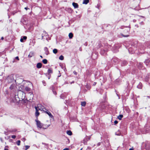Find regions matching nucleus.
Instances as JSON below:
<instances>
[{
  "label": "nucleus",
  "instance_id": "f257e3e1",
  "mask_svg": "<svg viewBox=\"0 0 150 150\" xmlns=\"http://www.w3.org/2000/svg\"><path fill=\"white\" fill-rule=\"evenodd\" d=\"M18 94L19 97L22 100H23L25 99V94L22 91L19 90L18 91Z\"/></svg>",
  "mask_w": 150,
  "mask_h": 150
},
{
  "label": "nucleus",
  "instance_id": "f03ea898",
  "mask_svg": "<svg viewBox=\"0 0 150 150\" xmlns=\"http://www.w3.org/2000/svg\"><path fill=\"white\" fill-rule=\"evenodd\" d=\"M14 78L12 75L8 76L6 79V81L8 83H10L14 81Z\"/></svg>",
  "mask_w": 150,
  "mask_h": 150
},
{
  "label": "nucleus",
  "instance_id": "7ed1b4c3",
  "mask_svg": "<svg viewBox=\"0 0 150 150\" xmlns=\"http://www.w3.org/2000/svg\"><path fill=\"white\" fill-rule=\"evenodd\" d=\"M35 121L36 122V125L38 128L41 129L42 128L43 124L38 119H36L35 120Z\"/></svg>",
  "mask_w": 150,
  "mask_h": 150
},
{
  "label": "nucleus",
  "instance_id": "20e7f679",
  "mask_svg": "<svg viewBox=\"0 0 150 150\" xmlns=\"http://www.w3.org/2000/svg\"><path fill=\"white\" fill-rule=\"evenodd\" d=\"M35 108L36 110L35 115L36 117H38L39 115V113L38 112V110H40L39 108V106H38V107L36 106L35 107Z\"/></svg>",
  "mask_w": 150,
  "mask_h": 150
},
{
  "label": "nucleus",
  "instance_id": "39448f33",
  "mask_svg": "<svg viewBox=\"0 0 150 150\" xmlns=\"http://www.w3.org/2000/svg\"><path fill=\"white\" fill-rule=\"evenodd\" d=\"M16 88V83L12 84L9 87L11 90H13Z\"/></svg>",
  "mask_w": 150,
  "mask_h": 150
},
{
  "label": "nucleus",
  "instance_id": "423d86ee",
  "mask_svg": "<svg viewBox=\"0 0 150 150\" xmlns=\"http://www.w3.org/2000/svg\"><path fill=\"white\" fill-rule=\"evenodd\" d=\"M45 112L47 114L49 117L51 118H53V116L52 115L51 113L48 110H47L46 111H45Z\"/></svg>",
  "mask_w": 150,
  "mask_h": 150
},
{
  "label": "nucleus",
  "instance_id": "0eeeda50",
  "mask_svg": "<svg viewBox=\"0 0 150 150\" xmlns=\"http://www.w3.org/2000/svg\"><path fill=\"white\" fill-rule=\"evenodd\" d=\"M44 50L45 51V53L46 54L48 55L49 53L48 49L47 47H45L44 48Z\"/></svg>",
  "mask_w": 150,
  "mask_h": 150
},
{
  "label": "nucleus",
  "instance_id": "6e6552de",
  "mask_svg": "<svg viewBox=\"0 0 150 150\" xmlns=\"http://www.w3.org/2000/svg\"><path fill=\"white\" fill-rule=\"evenodd\" d=\"M72 5L75 8H77L79 7V5L76 3L73 2L72 3Z\"/></svg>",
  "mask_w": 150,
  "mask_h": 150
},
{
  "label": "nucleus",
  "instance_id": "1a4fd4ad",
  "mask_svg": "<svg viewBox=\"0 0 150 150\" xmlns=\"http://www.w3.org/2000/svg\"><path fill=\"white\" fill-rule=\"evenodd\" d=\"M34 55V53L33 52H31L28 56V57L29 58L31 57Z\"/></svg>",
  "mask_w": 150,
  "mask_h": 150
},
{
  "label": "nucleus",
  "instance_id": "9d476101",
  "mask_svg": "<svg viewBox=\"0 0 150 150\" xmlns=\"http://www.w3.org/2000/svg\"><path fill=\"white\" fill-rule=\"evenodd\" d=\"M42 64L40 63H38L37 64L36 67L38 68L39 69V68H41L42 67Z\"/></svg>",
  "mask_w": 150,
  "mask_h": 150
},
{
  "label": "nucleus",
  "instance_id": "9b49d317",
  "mask_svg": "<svg viewBox=\"0 0 150 150\" xmlns=\"http://www.w3.org/2000/svg\"><path fill=\"white\" fill-rule=\"evenodd\" d=\"M89 2V0H84L83 4H87Z\"/></svg>",
  "mask_w": 150,
  "mask_h": 150
},
{
  "label": "nucleus",
  "instance_id": "f8f14e48",
  "mask_svg": "<svg viewBox=\"0 0 150 150\" xmlns=\"http://www.w3.org/2000/svg\"><path fill=\"white\" fill-rule=\"evenodd\" d=\"M138 68L139 69L142 68V64L141 63H139L138 64Z\"/></svg>",
  "mask_w": 150,
  "mask_h": 150
},
{
  "label": "nucleus",
  "instance_id": "ddd939ff",
  "mask_svg": "<svg viewBox=\"0 0 150 150\" xmlns=\"http://www.w3.org/2000/svg\"><path fill=\"white\" fill-rule=\"evenodd\" d=\"M150 62V60L149 59H146L144 62V63H145V64H146V65H148V64Z\"/></svg>",
  "mask_w": 150,
  "mask_h": 150
},
{
  "label": "nucleus",
  "instance_id": "4468645a",
  "mask_svg": "<svg viewBox=\"0 0 150 150\" xmlns=\"http://www.w3.org/2000/svg\"><path fill=\"white\" fill-rule=\"evenodd\" d=\"M69 38H70V39H71L73 37V34L72 33H70L69 34Z\"/></svg>",
  "mask_w": 150,
  "mask_h": 150
},
{
  "label": "nucleus",
  "instance_id": "2eb2a0df",
  "mask_svg": "<svg viewBox=\"0 0 150 150\" xmlns=\"http://www.w3.org/2000/svg\"><path fill=\"white\" fill-rule=\"evenodd\" d=\"M123 117V115H119L118 117L117 118L118 119H119V120H120L122 119V118Z\"/></svg>",
  "mask_w": 150,
  "mask_h": 150
},
{
  "label": "nucleus",
  "instance_id": "dca6fc26",
  "mask_svg": "<svg viewBox=\"0 0 150 150\" xmlns=\"http://www.w3.org/2000/svg\"><path fill=\"white\" fill-rule=\"evenodd\" d=\"M25 89V91H30L31 89L30 88L27 86L26 87Z\"/></svg>",
  "mask_w": 150,
  "mask_h": 150
},
{
  "label": "nucleus",
  "instance_id": "f3484780",
  "mask_svg": "<svg viewBox=\"0 0 150 150\" xmlns=\"http://www.w3.org/2000/svg\"><path fill=\"white\" fill-rule=\"evenodd\" d=\"M67 134L69 135H72V133L71 131L69 130L67 131Z\"/></svg>",
  "mask_w": 150,
  "mask_h": 150
},
{
  "label": "nucleus",
  "instance_id": "a211bd4d",
  "mask_svg": "<svg viewBox=\"0 0 150 150\" xmlns=\"http://www.w3.org/2000/svg\"><path fill=\"white\" fill-rule=\"evenodd\" d=\"M142 84L141 83H139V85L137 86V87L139 89H141L142 88Z\"/></svg>",
  "mask_w": 150,
  "mask_h": 150
},
{
  "label": "nucleus",
  "instance_id": "6ab92c4d",
  "mask_svg": "<svg viewBox=\"0 0 150 150\" xmlns=\"http://www.w3.org/2000/svg\"><path fill=\"white\" fill-rule=\"evenodd\" d=\"M57 50L56 49H54L53 50V52L54 53L56 54L57 52Z\"/></svg>",
  "mask_w": 150,
  "mask_h": 150
},
{
  "label": "nucleus",
  "instance_id": "aec40b11",
  "mask_svg": "<svg viewBox=\"0 0 150 150\" xmlns=\"http://www.w3.org/2000/svg\"><path fill=\"white\" fill-rule=\"evenodd\" d=\"M42 62H43V63L44 64H46L47 62V60L46 59H43L42 60Z\"/></svg>",
  "mask_w": 150,
  "mask_h": 150
},
{
  "label": "nucleus",
  "instance_id": "412c9836",
  "mask_svg": "<svg viewBox=\"0 0 150 150\" xmlns=\"http://www.w3.org/2000/svg\"><path fill=\"white\" fill-rule=\"evenodd\" d=\"M29 94H30V95L31 96V97L29 99V100H31L33 99V95L32 93H29Z\"/></svg>",
  "mask_w": 150,
  "mask_h": 150
},
{
  "label": "nucleus",
  "instance_id": "4be33fe9",
  "mask_svg": "<svg viewBox=\"0 0 150 150\" xmlns=\"http://www.w3.org/2000/svg\"><path fill=\"white\" fill-rule=\"evenodd\" d=\"M86 103L85 101L82 102H81V105L83 106H85L86 105Z\"/></svg>",
  "mask_w": 150,
  "mask_h": 150
},
{
  "label": "nucleus",
  "instance_id": "5701e85b",
  "mask_svg": "<svg viewBox=\"0 0 150 150\" xmlns=\"http://www.w3.org/2000/svg\"><path fill=\"white\" fill-rule=\"evenodd\" d=\"M47 71L49 74L52 73V70L51 69H48Z\"/></svg>",
  "mask_w": 150,
  "mask_h": 150
},
{
  "label": "nucleus",
  "instance_id": "b1692460",
  "mask_svg": "<svg viewBox=\"0 0 150 150\" xmlns=\"http://www.w3.org/2000/svg\"><path fill=\"white\" fill-rule=\"evenodd\" d=\"M64 57L62 55H61L59 58V59L61 60H63L64 59Z\"/></svg>",
  "mask_w": 150,
  "mask_h": 150
},
{
  "label": "nucleus",
  "instance_id": "393cba45",
  "mask_svg": "<svg viewBox=\"0 0 150 150\" xmlns=\"http://www.w3.org/2000/svg\"><path fill=\"white\" fill-rule=\"evenodd\" d=\"M21 141L20 140H18L16 142V144L18 146H19L20 144Z\"/></svg>",
  "mask_w": 150,
  "mask_h": 150
},
{
  "label": "nucleus",
  "instance_id": "a878e982",
  "mask_svg": "<svg viewBox=\"0 0 150 150\" xmlns=\"http://www.w3.org/2000/svg\"><path fill=\"white\" fill-rule=\"evenodd\" d=\"M23 100V102L25 103H26L28 101V100H27V99H25V98L23 100Z\"/></svg>",
  "mask_w": 150,
  "mask_h": 150
},
{
  "label": "nucleus",
  "instance_id": "bb28decb",
  "mask_svg": "<svg viewBox=\"0 0 150 150\" xmlns=\"http://www.w3.org/2000/svg\"><path fill=\"white\" fill-rule=\"evenodd\" d=\"M30 147V146L28 145H26L25 146V150H27V149H28Z\"/></svg>",
  "mask_w": 150,
  "mask_h": 150
},
{
  "label": "nucleus",
  "instance_id": "cd10ccee",
  "mask_svg": "<svg viewBox=\"0 0 150 150\" xmlns=\"http://www.w3.org/2000/svg\"><path fill=\"white\" fill-rule=\"evenodd\" d=\"M42 83L43 84V85L45 86L46 85V82H45L44 81H42Z\"/></svg>",
  "mask_w": 150,
  "mask_h": 150
},
{
  "label": "nucleus",
  "instance_id": "c85d7f7f",
  "mask_svg": "<svg viewBox=\"0 0 150 150\" xmlns=\"http://www.w3.org/2000/svg\"><path fill=\"white\" fill-rule=\"evenodd\" d=\"M11 137H12V138L14 139L16 138V136L15 135H12L11 136Z\"/></svg>",
  "mask_w": 150,
  "mask_h": 150
},
{
  "label": "nucleus",
  "instance_id": "c756f323",
  "mask_svg": "<svg viewBox=\"0 0 150 150\" xmlns=\"http://www.w3.org/2000/svg\"><path fill=\"white\" fill-rule=\"evenodd\" d=\"M44 35H45L47 36V34L45 31L43 32Z\"/></svg>",
  "mask_w": 150,
  "mask_h": 150
},
{
  "label": "nucleus",
  "instance_id": "7c9ffc66",
  "mask_svg": "<svg viewBox=\"0 0 150 150\" xmlns=\"http://www.w3.org/2000/svg\"><path fill=\"white\" fill-rule=\"evenodd\" d=\"M27 37L25 36H23V39L25 40H26L27 39Z\"/></svg>",
  "mask_w": 150,
  "mask_h": 150
},
{
  "label": "nucleus",
  "instance_id": "2f4dec72",
  "mask_svg": "<svg viewBox=\"0 0 150 150\" xmlns=\"http://www.w3.org/2000/svg\"><path fill=\"white\" fill-rule=\"evenodd\" d=\"M53 93H54V94L55 95H56L57 93L55 91L53 90Z\"/></svg>",
  "mask_w": 150,
  "mask_h": 150
},
{
  "label": "nucleus",
  "instance_id": "473e14b6",
  "mask_svg": "<svg viewBox=\"0 0 150 150\" xmlns=\"http://www.w3.org/2000/svg\"><path fill=\"white\" fill-rule=\"evenodd\" d=\"M118 123V121L117 120H115V121H114V123L115 124H117V123Z\"/></svg>",
  "mask_w": 150,
  "mask_h": 150
},
{
  "label": "nucleus",
  "instance_id": "72a5a7b5",
  "mask_svg": "<svg viewBox=\"0 0 150 150\" xmlns=\"http://www.w3.org/2000/svg\"><path fill=\"white\" fill-rule=\"evenodd\" d=\"M120 133H119L117 134V133H115V134L117 135H120Z\"/></svg>",
  "mask_w": 150,
  "mask_h": 150
},
{
  "label": "nucleus",
  "instance_id": "f704fd0d",
  "mask_svg": "<svg viewBox=\"0 0 150 150\" xmlns=\"http://www.w3.org/2000/svg\"><path fill=\"white\" fill-rule=\"evenodd\" d=\"M145 81L147 82L148 81V78H147L146 77V78L145 79Z\"/></svg>",
  "mask_w": 150,
  "mask_h": 150
},
{
  "label": "nucleus",
  "instance_id": "c9c22d12",
  "mask_svg": "<svg viewBox=\"0 0 150 150\" xmlns=\"http://www.w3.org/2000/svg\"><path fill=\"white\" fill-rule=\"evenodd\" d=\"M23 38H21V39H20L21 42H23Z\"/></svg>",
  "mask_w": 150,
  "mask_h": 150
},
{
  "label": "nucleus",
  "instance_id": "e433bc0d",
  "mask_svg": "<svg viewBox=\"0 0 150 150\" xmlns=\"http://www.w3.org/2000/svg\"><path fill=\"white\" fill-rule=\"evenodd\" d=\"M63 150H69V149L67 148H66L63 149Z\"/></svg>",
  "mask_w": 150,
  "mask_h": 150
},
{
  "label": "nucleus",
  "instance_id": "4c0bfd02",
  "mask_svg": "<svg viewBox=\"0 0 150 150\" xmlns=\"http://www.w3.org/2000/svg\"><path fill=\"white\" fill-rule=\"evenodd\" d=\"M16 59H18V60H19V58L18 57H16Z\"/></svg>",
  "mask_w": 150,
  "mask_h": 150
},
{
  "label": "nucleus",
  "instance_id": "58836bf2",
  "mask_svg": "<svg viewBox=\"0 0 150 150\" xmlns=\"http://www.w3.org/2000/svg\"><path fill=\"white\" fill-rule=\"evenodd\" d=\"M100 142H99L98 143V144H97V145L98 146H99L100 145Z\"/></svg>",
  "mask_w": 150,
  "mask_h": 150
},
{
  "label": "nucleus",
  "instance_id": "ea45409f",
  "mask_svg": "<svg viewBox=\"0 0 150 150\" xmlns=\"http://www.w3.org/2000/svg\"><path fill=\"white\" fill-rule=\"evenodd\" d=\"M25 9L26 10H27L28 9H29V8H28L27 7L25 8Z\"/></svg>",
  "mask_w": 150,
  "mask_h": 150
},
{
  "label": "nucleus",
  "instance_id": "a19ab883",
  "mask_svg": "<svg viewBox=\"0 0 150 150\" xmlns=\"http://www.w3.org/2000/svg\"><path fill=\"white\" fill-rule=\"evenodd\" d=\"M21 86L22 87L21 89H22L23 90V89H22V88H24V86Z\"/></svg>",
  "mask_w": 150,
  "mask_h": 150
},
{
  "label": "nucleus",
  "instance_id": "79ce46f5",
  "mask_svg": "<svg viewBox=\"0 0 150 150\" xmlns=\"http://www.w3.org/2000/svg\"><path fill=\"white\" fill-rule=\"evenodd\" d=\"M134 149L133 148H130L129 149V150H133Z\"/></svg>",
  "mask_w": 150,
  "mask_h": 150
},
{
  "label": "nucleus",
  "instance_id": "37998d69",
  "mask_svg": "<svg viewBox=\"0 0 150 150\" xmlns=\"http://www.w3.org/2000/svg\"><path fill=\"white\" fill-rule=\"evenodd\" d=\"M74 73L76 75L77 74V73L75 71H74Z\"/></svg>",
  "mask_w": 150,
  "mask_h": 150
},
{
  "label": "nucleus",
  "instance_id": "c03bdc74",
  "mask_svg": "<svg viewBox=\"0 0 150 150\" xmlns=\"http://www.w3.org/2000/svg\"><path fill=\"white\" fill-rule=\"evenodd\" d=\"M43 34H42V39H43V37H44V35H43Z\"/></svg>",
  "mask_w": 150,
  "mask_h": 150
},
{
  "label": "nucleus",
  "instance_id": "a18cd8bd",
  "mask_svg": "<svg viewBox=\"0 0 150 150\" xmlns=\"http://www.w3.org/2000/svg\"><path fill=\"white\" fill-rule=\"evenodd\" d=\"M130 30V27H129V28H128V30H127V31H129Z\"/></svg>",
  "mask_w": 150,
  "mask_h": 150
},
{
  "label": "nucleus",
  "instance_id": "49530a36",
  "mask_svg": "<svg viewBox=\"0 0 150 150\" xmlns=\"http://www.w3.org/2000/svg\"><path fill=\"white\" fill-rule=\"evenodd\" d=\"M4 37H2L1 38V40H4Z\"/></svg>",
  "mask_w": 150,
  "mask_h": 150
},
{
  "label": "nucleus",
  "instance_id": "de8ad7c7",
  "mask_svg": "<svg viewBox=\"0 0 150 150\" xmlns=\"http://www.w3.org/2000/svg\"><path fill=\"white\" fill-rule=\"evenodd\" d=\"M128 36H129V35H126V36H124V37H128Z\"/></svg>",
  "mask_w": 150,
  "mask_h": 150
},
{
  "label": "nucleus",
  "instance_id": "09e8293b",
  "mask_svg": "<svg viewBox=\"0 0 150 150\" xmlns=\"http://www.w3.org/2000/svg\"><path fill=\"white\" fill-rule=\"evenodd\" d=\"M40 57L41 58H42V56L41 55H40Z\"/></svg>",
  "mask_w": 150,
  "mask_h": 150
},
{
  "label": "nucleus",
  "instance_id": "8fccbe9b",
  "mask_svg": "<svg viewBox=\"0 0 150 150\" xmlns=\"http://www.w3.org/2000/svg\"><path fill=\"white\" fill-rule=\"evenodd\" d=\"M4 150H8V149H4Z\"/></svg>",
  "mask_w": 150,
  "mask_h": 150
},
{
  "label": "nucleus",
  "instance_id": "3c124183",
  "mask_svg": "<svg viewBox=\"0 0 150 150\" xmlns=\"http://www.w3.org/2000/svg\"><path fill=\"white\" fill-rule=\"evenodd\" d=\"M23 140H25V138H23Z\"/></svg>",
  "mask_w": 150,
  "mask_h": 150
},
{
  "label": "nucleus",
  "instance_id": "603ef678",
  "mask_svg": "<svg viewBox=\"0 0 150 150\" xmlns=\"http://www.w3.org/2000/svg\"><path fill=\"white\" fill-rule=\"evenodd\" d=\"M93 85H96V83H95L94 84H93Z\"/></svg>",
  "mask_w": 150,
  "mask_h": 150
},
{
  "label": "nucleus",
  "instance_id": "864d4df0",
  "mask_svg": "<svg viewBox=\"0 0 150 150\" xmlns=\"http://www.w3.org/2000/svg\"><path fill=\"white\" fill-rule=\"evenodd\" d=\"M143 23V22H141V23Z\"/></svg>",
  "mask_w": 150,
  "mask_h": 150
},
{
  "label": "nucleus",
  "instance_id": "5fc2aeb1",
  "mask_svg": "<svg viewBox=\"0 0 150 150\" xmlns=\"http://www.w3.org/2000/svg\"><path fill=\"white\" fill-rule=\"evenodd\" d=\"M143 23V22H141V23Z\"/></svg>",
  "mask_w": 150,
  "mask_h": 150
},
{
  "label": "nucleus",
  "instance_id": "6e6d98bb",
  "mask_svg": "<svg viewBox=\"0 0 150 150\" xmlns=\"http://www.w3.org/2000/svg\"><path fill=\"white\" fill-rule=\"evenodd\" d=\"M50 79V77H49V78H48V79Z\"/></svg>",
  "mask_w": 150,
  "mask_h": 150
},
{
  "label": "nucleus",
  "instance_id": "4d7b16f0",
  "mask_svg": "<svg viewBox=\"0 0 150 150\" xmlns=\"http://www.w3.org/2000/svg\"><path fill=\"white\" fill-rule=\"evenodd\" d=\"M102 51H101L100 53H102Z\"/></svg>",
  "mask_w": 150,
  "mask_h": 150
}]
</instances>
